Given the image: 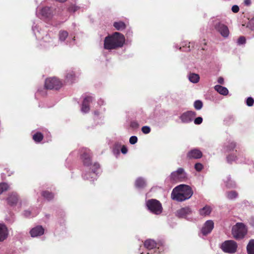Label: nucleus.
<instances>
[{"mask_svg": "<svg viewBox=\"0 0 254 254\" xmlns=\"http://www.w3.org/2000/svg\"><path fill=\"white\" fill-rule=\"evenodd\" d=\"M192 194L193 191L190 186L180 185L173 190L171 198L178 201H183L189 199Z\"/></svg>", "mask_w": 254, "mask_h": 254, "instance_id": "1", "label": "nucleus"}, {"mask_svg": "<svg viewBox=\"0 0 254 254\" xmlns=\"http://www.w3.org/2000/svg\"><path fill=\"white\" fill-rule=\"evenodd\" d=\"M125 42L124 36L119 32H115L105 38L104 48L107 50L115 49L123 47Z\"/></svg>", "mask_w": 254, "mask_h": 254, "instance_id": "2", "label": "nucleus"}, {"mask_svg": "<svg viewBox=\"0 0 254 254\" xmlns=\"http://www.w3.org/2000/svg\"><path fill=\"white\" fill-rule=\"evenodd\" d=\"M68 36V33L64 30H61L59 32V41L56 38H52L49 34H46L44 37L43 40L45 42L49 43L50 47H55L58 45L59 41L63 42L65 41Z\"/></svg>", "mask_w": 254, "mask_h": 254, "instance_id": "3", "label": "nucleus"}, {"mask_svg": "<svg viewBox=\"0 0 254 254\" xmlns=\"http://www.w3.org/2000/svg\"><path fill=\"white\" fill-rule=\"evenodd\" d=\"M247 228L242 223H237L232 228V234L236 240H241L244 238L247 233Z\"/></svg>", "mask_w": 254, "mask_h": 254, "instance_id": "4", "label": "nucleus"}, {"mask_svg": "<svg viewBox=\"0 0 254 254\" xmlns=\"http://www.w3.org/2000/svg\"><path fill=\"white\" fill-rule=\"evenodd\" d=\"M93 154L90 150L88 149L85 148L82 150L81 158L83 162L85 169H91L92 167H95V163L92 160Z\"/></svg>", "mask_w": 254, "mask_h": 254, "instance_id": "5", "label": "nucleus"}, {"mask_svg": "<svg viewBox=\"0 0 254 254\" xmlns=\"http://www.w3.org/2000/svg\"><path fill=\"white\" fill-rule=\"evenodd\" d=\"M148 209L152 213L158 215L162 212V206L159 201L155 199H150L146 201Z\"/></svg>", "mask_w": 254, "mask_h": 254, "instance_id": "6", "label": "nucleus"}, {"mask_svg": "<svg viewBox=\"0 0 254 254\" xmlns=\"http://www.w3.org/2000/svg\"><path fill=\"white\" fill-rule=\"evenodd\" d=\"M238 245L233 240H227L224 242L221 246L223 252L229 254H234L236 252Z\"/></svg>", "mask_w": 254, "mask_h": 254, "instance_id": "7", "label": "nucleus"}, {"mask_svg": "<svg viewBox=\"0 0 254 254\" xmlns=\"http://www.w3.org/2000/svg\"><path fill=\"white\" fill-rule=\"evenodd\" d=\"M187 178V174L184 170L179 168L177 171L173 172L169 176V179L171 182H178L184 181Z\"/></svg>", "mask_w": 254, "mask_h": 254, "instance_id": "8", "label": "nucleus"}, {"mask_svg": "<svg viewBox=\"0 0 254 254\" xmlns=\"http://www.w3.org/2000/svg\"><path fill=\"white\" fill-rule=\"evenodd\" d=\"M63 85L62 82L57 78H47L45 80V86L47 89H59Z\"/></svg>", "mask_w": 254, "mask_h": 254, "instance_id": "9", "label": "nucleus"}, {"mask_svg": "<svg viewBox=\"0 0 254 254\" xmlns=\"http://www.w3.org/2000/svg\"><path fill=\"white\" fill-rule=\"evenodd\" d=\"M36 14L41 19H50L53 16V10L49 7H44L39 9Z\"/></svg>", "mask_w": 254, "mask_h": 254, "instance_id": "10", "label": "nucleus"}, {"mask_svg": "<svg viewBox=\"0 0 254 254\" xmlns=\"http://www.w3.org/2000/svg\"><path fill=\"white\" fill-rule=\"evenodd\" d=\"M214 28L218 31L224 37H227L229 34L228 28L225 25L218 21H216L213 24Z\"/></svg>", "mask_w": 254, "mask_h": 254, "instance_id": "11", "label": "nucleus"}, {"mask_svg": "<svg viewBox=\"0 0 254 254\" xmlns=\"http://www.w3.org/2000/svg\"><path fill=\"white\" fill-rule=\"evenodd\" d=\"M82 177L84 180L89 181L91 184H94L95 178V167L89 169H85Z\"/></svg>", "mask_w": 254, "mask_h": 254, "instance_id": "12", "label": "nucleus"}, {"mask_svg": "<svg viewBox=\"0 0 254 254\" xmlns=\"http://www.w3.org/2000/svg\"><path fill=\"white\" fill-rule=\"evenodd\" d=\"M196 113L193 111H187L183 113L180 116V119L182 122L185 124L189 123L193 120L196 116Z\"/></svg>", "mask_w": 254, "mask_h": 254, "instance_id": "13", "label": "nucleus"}, {"mask_svg": "<svg viewBox=\"0 0 254 254\" xmlns=\"http://www.w3.org/2000/svg\"><path fill=\"white\" fill-rule=\"evenodd\" d=\"M92 101L93 98L91 96H86L84 98L81 108V111L83 113H87L89 111Z\"/></svg>", "mask_w": 254, "mask_h": 254, "instance_id": "14", "label": "nucleus"}, {"mask_svg": "<svg viewBox=\"0 0 254 254\" xmlns=\"http://www.w3.org/2000/svg\"><path fill=\"white\" fill-rule=\"evenodd\" d=\"M213 228V222L210 220H207L205 222L201 229V233L203 235L206 236L212 231Z\"/></svg>", "mask_w": 254, "mask_h": 254, "instance_id": "15", "label": "nucleus"}, {"mask_svg": "<svg viewBox=\"0 0 254 254\" xmlns=\"http://www.w3.org/2000/svg\"><path fill=\"white\" fill-rule=\"evenodd\" d=\"M6 201L11 206H15L19 201V196L16 192H12L8 194Z\"/></svg>", "mask_w": 254, "mask_h": 254, "instance_id": "16", "label": "nucleus"}, {"mask_svg": "<svg viewBox=\"0 0 254 254\" xmlns=\"http://www.w3.org/2000/svg\"><path fill=\"white\" fill-rule=\"evenodd\" d=\"M202 156V152L197 149L190 150L187 154V157L190 159H199Z\"/></svg>", "mask_w": 254, "mask_h": 254, "instance_id": "17", "label": "nucleus"}, {"mask_svg": "<svg viewBox=\"0 0 254 254\" xmlns=\"http://www.w3.org/2000/svg\"><path fill=\"white\" fill-rule=\"evenodd\" d=\"M44 233V229L41 226H37L32 228L30 231L32 237H36L42 235Z\"/></svg>", "mask_w": 254, "mask_h": 254, "instance_id": "18", "label": "nucleus"}, {"mask_svg": "<svg viewBox=\"0 0 254 254\" xmlns=\"http://www.w3.org/2000/svg\"><path fill=\"white\" fill-rule=\"evenodd\" d=\"M191 212V209L189 207H186L177 210L176 216L180 218H186Z\"/></svg>", "mask_w": 254, "mask_h": 254, "instance_id": "19", "label": "nucleus"}, {"mask_svg": "<svg viewBox=\"0 0 254 254\" xmlns=\"http://www.w3.org/2000/svg\"><path fill=\"white\" fill-rule=\"evenodd\" d=\"M8 235V232L6 226L3 224H0V242H2L5 240Z\"/></svg>", "mask_w": 254, "mask_h": 254, "instance_id": "20", "label": "nucleus"}, {"mask_svg": "<svg viewBox=\"0 0 254 254\" xmlns=\"http://www.w3.org/2000/svg\"><path fill=\"white\" fill-rule=\"evenodd\" d=\"M76 79V76L72 70H67L65 74V82L69 83H73Z\"/></svg>", "mask_w": 254, "mask_h": 254, "instance_id": "21", "label": "nucleus"}, {"mask_svg": "<svg viewBox=\"0 0 254 254\" xmlns=\"http://www.w3.org/2000/svg\"><path fill=\"white\" fill-rule=\"evenodd\" d=\"M214 89L219 94L223 95H227L228 94V90L227 88L221 85H216L214 86Z\"/></svg>", "mask_w": 254, "mask_h": 254, "instance_id": "22", "label": "nucleus"}, {"mask_svg": "<svg viewBox=\"0 0 254 254\" xmlns=\"http://www.w3.org/2000/svg\"><path fill=\"white\" fill-rule=\"evenodd\" d=\"M211 212V208L209 206H205L199 210V214L203 216L209 215Z\"/></svg>", "mask_w": 254, "mask_h": 254, "instance_id": "23", "label": "nucleus"}, {"mask_svg": "<svg viewBox=\"0 0 254 254\" xmlns=\"http://www.w3.org/2000/svg\"><path fill=\"white\" fill-rule=\"evenodd\" d=\"M189 80L193 83H197L199 80L198 74L193 73H190L188 75Z\"/></svg>", "mask_w": 254, "mask_h": 254, "instance_id": "24", "label": "nucleus"}, {"mask_svg": "<svg viewBox=\"0 0 254 254\" xmlns=\"http://www.w3.org/2000/svg\"><path fill=\"white\" fill-rule=\"evenodd\" d=\"M248 254H254V240H251L247 247Z\"/></svg>", "mask_w": 254, "mask_h": 254, "instance_id": "25", "label": "nucleus"}, {"mask_svg": "<svg viewBox=\"0 0 254 254\" xmlns=\"http://www.w3.org/2000/svg\"><path fill=\"white\" fill-rule=\"evenodd\" d=\"M146 185L145 180L142 178H138L135 181V186L138 188H142Z\"/></svg>", "mask_w": 254, "mask_h": 254, "instance_id": "26", "label": "nucleus"}, {"mask_svg": "<svg viewBox=\"0 0 254 254\" xmlns=\"http://www.w3.org/2000/svg\"><path fill=\"white\" fill-rule=\"evenodd\" d=\"M114 26L118 30H122L126 28V24L122 21L115 22L114 23Z\"/></svg>", "mask_w": 254, "mask_h": 254, "instance_id": "27", "label": "nucleus"}, {"mask_svg": "<svg viewBox=\"0 0 254 254\" xmlns=\"http://www.w3.org/2000/svg\"><path fill=\"white\" fill-rule=\"evenodd\" d=\"M43 134L39 132H36L33 135V139L36 142H40L43 139Z\"/></svg>", "mask_w": 254, "mask_h": 254, "instance_id": "28", "label": "nucleus"}, {"mask_svg": "<svg viewBox=\"0 0 254 254\" xmlns=\"http://www.w3.org/2000/svg\"><path fill=\"white\" fill-rule=\"evenodd\" d=\"M227 197L229 199H233L236 198L238 196V193L236 191L232 190L228 191L226 193Z\"/></svg>", "mask_w": 254, "mask_h": 254, "instance_id": "29", "label": "nucleus"}, {"mask_svg": "<svg viewBox=\"0 0 254 254\" xmlns=\"http://www.w3.org/2000/svg\"><path fill=\"white\" fill-rule=\"evenodd\" d=\"M43 196L48 200H51L54 197V194L49 191H44L42 193Z\"/></svg>", "mask_w": 254, "mask_h": 254, "instance_id": "30", "label": "nucleus"}, {"mask_svg": "<svg viewBox=\"0 0 254 254\" xmlns=\"http://www.w3.org/2000/svg\"><path fill=\"white\" fill-rule=\"evenodd\" d=\"M9 186L5 183H0V194L9 189Z\"/></svg>", "mask_w": 254, "mask_h": 254, "instance_id": "31", "label": "nucleus"}, {"mask_svg": "<svg viewBox=\"0 0 254 254\" xmlns=\"http://www.w3.org/2000/svg\"><path fill=\"white\" fill-rule=\"evenodd\" d=\"M194 107L195 109L198 110L202 107V102L200 100H196L194 103Z\"/></svg>", "mask_w": 254, "mask_h": 254, "instance_id": "32", "label": "nucleus"}, {"mask_svg": "<svg viewBox=\"0 0 254 254\" xmlns=\"http://www.w3.org/2000/svg\"><path fill=\"white\" fill-rule=\"evenodd\" d=\"M254 100L252 97H248L246 100V104L247 106L251 107L254 105Z\"/></svg>", "mask_w": 254, "mask_h": 254, "instance_id": "33", "label": "nucleus"}, {"mask_svg": "<svg viewBox=\"0 0 254 254\" xmlns=\"http://www.w3.org/2000/svg\"><path fill=\"white\" fill-rule=\"evenodd\" d=\"M248 26L253 30H254V16L252 17L249 22Z\"/></svg>", "mask_w": 254, "mask_h": 254, "instance_id": "34", "label": "nucleus"}, {"mask_svg": "<svg viewBox=\"0 0 254 254\" xmlns=\"http://www.w3.org/2000/svg\"><path fill=\"white\" fill-rule=\"evenodd\" d=\"M150 130V128L148 126H144L141 128V131L145 134L149 133Z\"/></svg>", "mask_w": 254, "mask_h": 254, "instance_id": "35", "label": "nucleus"}, {"mask_svg": "<svg viewBox=\"0 0 254 254\" xmlns=\"http://www.w3.org/2000/svg\"><path fill=\"white\" fill-rule=\"evenodd\" d=\"M227 161L229 163H232L233 161H235L236 160V157L234 155H229L227 157Z\"/></svg>", "mask_w": 254, "mask_h": 254, "instance_id": "36", "label": "nucleus"}, {"mask_svg": "<svg viewBox=\"0 0 254 254\" xmlns=\"http://www.w3.org/2000/svg\"><path fill=\"white\" fill-rule=\"evenodd\" d=\"M137 141V137L136 136H132L129 138V143L131 144H134Z\"/></svg>", "mask_w": 254, "mask_h": 254, "instance_id": "37", "label": "nucleus"}, {"mask_svg": "<svg viewBox=\"0 0 254 254\" xmlns=\"http://www.w3.org/2000/svg\"><path fill=\"white\" fill-rule=\"evenodd\" d=\"M194 168L197 171L199 172L202 169L203 166L201 163H197L195 164Z\"/></svg>", "mask_w": 254, "mask_h": 254, "instance_id": "38", "label": "nucleus"}, {"mask_svg": "<svg viewBox=\"0 0 254 254\" xmlns=\"http://www.w3.org/2000/svg\"><path fill=\"white\" fill-rule=\"evenodd\" d=\"M78 7L77 6L74 5H71L68 7V10L70 12H74L76 11Z\"/></svg>", "mask_w": 254, "mask_h": 254, "instance_id": "39", "label": "nucleus"}, {"mask_svg": "<svg viewBox=\"0 0 254 254\" xmlns=\"http://www.w3.org/2000/svg\"><path fill=\"white\" fill-rule=\"evenodd\" d=\"M202 122V118L201 117H197L195 119L194 121V123L195 125H200Z\"/></svg>", "mask_w": 254, "mask_h": 254, "instance_id": "40", "label": "nucleus"}, {"mask_svg": "<svg viewBox=\"0 0 254 254\" xmlns=\"http://www.w3.org/2000/svg\"><path fill=\"white\" fill-rule=\"evenodd\" d=\"M246 42V39L244 37H240L238 40V43L239 44H243Z\"/></svg>", "mask_w": 254, "mask_h": 254, "instance_id": "41", "label": "nucleus"}, {"mask_svg": "<svg viewBox=\"0 0 254 254\" xmlns=\"http://www.w3.org/2000/svg\"><path fill=\"white\" fill-rule=\"evenodd\" d=\"M239 7L238 5H234L232 7V11L234 12V13H237L239 11Z\"/></svg>", "mask_w": 254, "mask_h": 254, "instance_id": "42", "label": "nucleus"}, {"mask_svg": "<svg viewBox=\"0 0 254 254\" xmlns=\"http://www.w3.org/2000/svg\"><path fill=\"white\" fill-rule=\"evenodd\" d=\"M130 126L133 128H137L139 125L137 122L134 121L131 123Z\"/></svg>", "mask_w": 254, "mask_h": 254, "instance_id": "43", "label": "nucleus"}, {"mask_svg": "<svg viewBox=\"0 0 254 254\" xmlns=\"http://www.w3.org/2000/svg\"><path fill=\"white\" fill-rule=\"evenodd\" d=\"M23 215L25 217H29L31 215V211L29 210H25L23 212Z\"/></svg>", "mask_w": 254, "mask_h": 254, "instance_id": "44", "label": "nucleus"}, {"mask_svg": "<svg viewBox=\"0 0 254 254\" xmlns=\"http://www.w3.org/2000/svg\"><path fill=\"white\" fill-rule=\"evenodd\" d=\"M236 146V144L234 142H231L230 144V146L229 147V148H228L227 150H231V149H234Z\"/></svg>", "mask_w": 254, "mask_h": 254, "instance_id": "45", "label": "nucleus"}, {"mask_svg": "<svg viewBox=\"0 0 254 254\" xmlns=\"http://www.w3.org/2000/svg\"><path fill=\"white\" fill-rule=\"evenodd\" d=\"M121 152L123 154H126L127 152V149L125 146H123L121 148Z\"/></svg>", "mask_w": 254, "mask_h": 254, "instance_id": "46", "label": "nucleus"}, {"mask_svg": "<svg viewBox=\"0 0 254 254\" xmlns=\"http://www.w3.org/2000/svg\"><path fill=\"white\" fill-rule=\"evenodd\" d=\"M217 81L219 83L223 84L224 83V79L222 77H219Z\"/></svg>", "mask_w": 254, "mask_h": 254, "instance_id": "47", "label": "nucleus"}, {"mask_svg": "<svg viewBox=\"0 0 254 254\" xmlns=\"http://www.w3.org/2000/svg\"><path fill=\"white\" fill-rule=\"evenodd\" d=\"M250 224L254 227V217H252L250 219Z\"/></svg>", "mask_w": 254, "mask_h": 254, "instance_id": "48", "label": "nucleus"}, {"mask_svg": "<svg viewBox=\"0 0 254 254\" xmlns=\"http://www.w3.org/2000/svg\"><path fill=\"white\" fill-rule=\"evenodd\" d=\"M244 3L246 5H250L251 4V0H245Z\"/></svg>", "mask_w": 254, "mask_h": 254, "instance_id": "49", "label": "nucleus"}, {"mask_svg": "<svg viewBox=\"0 0 254 254\" xmlns=\"http://www.w3.org/2000/svg\"><path fill=\"white\" fill-rule=\"evenodd\" d=\"M36 26H34V25H33L32 26V30L34 33V34L36 35V36H37V35H36Z\"/></svg>", "mask_w": 254, "mask_h": 254, "instance_id": "50", "label": "nucleus"}, {"mask_svg": "<svg viewBox=\"0 0 254 254\" xmlns=\"http://www.w3.org/2000/svg\"><path fill=\"white\" fill-rule=\"evenodd\" d=\"M226 186L229 188H231V187H233L234 186H235V184H229L228 183H227Z\"/></svg>", "mask_w": 254, "mask_h": 254, "instance_id": "51", "label": "nucleus"}, {"mask_svg": "<svg viewBox=\"0 0 254 254\" xmlns=\"http://www.w3.org/2000/svg\"><path fill=\"white\" fill-rule=\"evenodd\" d=\"M99 104H100L101 105H103L104 104V101L100 99V100H99Z\"/></svg>", "mask_w": 254, "mask_h": 254, "instance_id": "52", "label": "nucleus"}, {"mask_svg": "<svg viewBox=\"0 0 254 254\" xmlns=\"http://www.w3.org/2000/svg\"><path fill=\"white\" fill-rule=\"evenodd\" d=\"M186 51H190V46L187 48V50H186Z\"/></svg>", "mask_w": 254, "mask_h": 254, "instance_id": "53", "label": "nucleus"}, {"mask_svg": "<svg viewBox=\"0 0 254 254\" xmlns=\"http://www.w3.org/2000/svg\"><path fill=\"white\" fill-rule=\"evenodd\" d=\"M97 166H98V165H97V164H96V169L97 168Z\"/></svg>", "mask_w": 254, "mask_h": 254, "instance_id": "54", "label": "nucleus"}]
</instances>
